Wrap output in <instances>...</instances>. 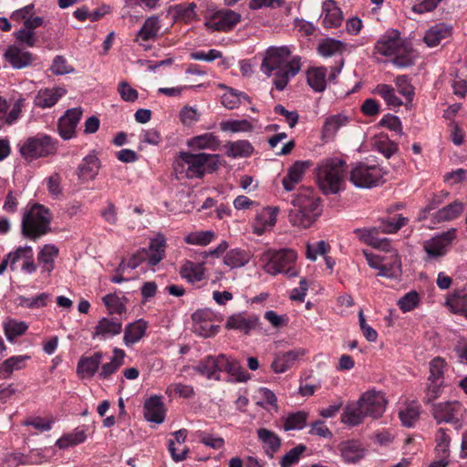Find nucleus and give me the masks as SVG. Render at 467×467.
<instances>
[{"label":"nucleus","mask_w":467,"mask_h":467,"mask_svg":"<svg viewBox=\"0 0 467 467\" xmlns=\"http://www.w3.org/2000/svg\"><path fill=\"white\" fill-rule=\"evenodd\" d=\"M291 54L292 50L287 46L270 47L264 54L261 71L273 78V84L279 91L287 86L301 68L300 57H294L289 60Z\"/></svg>","instance_id":"obj_1"},{"label":"nucleus","mask_w":467,"mask_h":467,"mask_svg":"<svg viewBox=\"0 0 467 467\" xmlns=\"http://www.w3.org/2000/svg\"><path fill=\"white\" fill-rule=\"evenodd\" d=\"M293 208L288 214L293 226L306 229L320 216L322 209L319 199L311 189L301 190L292 201Z\"/></svg>","instance_id":"obj_2"},{"label":"nucleus","mask_w":467,"mask_h":467,"mask_svg":"<svg viewBox=\"0 0 467 467\" xmlns=\"http://www.w3.org/2000/svg\"><path fill=\"white\" fill-rule=\"evenodd\" d=\"M51 221L52 214L48 208L39 203L28 204L21 222L22 234L31 240H36L50 231Z\"/></svg>","instance_id":"obj_3"},{"label":"nucleus","mask_w":467,"mask_h":467,"mask_svg":"<svg viewBox=\"0 0 467 467\" xmlns=\"http://www.w3.org/2000/svg\"><path fill=\"white\" fill-rule=\"evenodd\" d=\"M347 164L337 158L323 161L317 169L319 188L325 194H335L343 189Z\"/></svg>","instance_id":"obj_4"},{"label":"nucleus","mask_w":467,"mask_h":467,"mask_svg":"<svg viewBox=\"0 0 467 467\" xmlns=\"http://www.w3.org/2000/svg\"><path fill=\"white\" fill-rule=\"evenodd\" d=\"M217 161L215 154L182 152L176 160L175 170L184 172L189 179L202 178L205 172L216 168Z\"/></svg>","instance_id":"obj_5"},{"label":"nucleus","mask_w":467,"mask_h":467,"mask_svg":"<svg viewBox=\"0 0 467 467\" xmlns=\"http://www.w3.org/2000/svg\"><path fill=\"white\" fill-rule=\"evenodd\" d=\"M296 258L297 254L293 249H281L265 252L260 260L263 263V269L267 274L276 275L283 273L287 277H294L297 275V271L294 267Z\"/></svg>","instance_id":"obj_6"},{"label":"nucleus","mask_w":467,"mask_h":467,"mask_svg":"<svg viewBox=\"0 0 467 467\" xmlns=\"http://www.w3.org/2000/svg\"><path fill=\"white\" fill-rule=\"evenodd\" d=\"M58 140L50 135L37 133L27 138L19 148L20 154L26 161H34L55 155L57 152Z\"/></svg>","instance_id":"obj_7"},{"label":"nucleus","mask_w":467,"mask_h":467,"mask_svg":"<svg viewBox=\"0 0 467 467\" xmlns=\"http://www.w3.org/2000/svg\"><path fill=\"white\" fill-rule=\"evenodd\" d=\"M387 171L377 163L358 162L350 171V182L358 188L370 189L382 185Z\"/></svg>","instance_id":"obj_8"},{"label":"nucleus","mask_w":467,"mask_h":467,"mask_svg":"<svg viewBox=\"0 0 467 467\" xmlns=\"http://www.w3.org/2000/svg\"><path fill=\"white\" fill-rule=\"evenodd\" d=\"M165 245L164 236L158 235L150 240L148 249L142 248L129 258L128 266L130 269H135L143 262H147L150 266H155L165 256Z\"/></svg>","instance_id":"obj_9"},{"label":"nucleus","mask_w":467,"mask_h":467,"mask_svg":"<svg viewBox=\"0 0 467 467\" xmlns=\"http://www.w3.org/2000/svg\"><path fill=\"white\" fill-rule=\"evenodd\" d=\"M240 22V14L231 9H220L205 16L204 26L211 31L229 32Z\"/></svg>","instance_id":"obj_10"},{"label":"nucleus","mask_w":467,"mask_h":467,"mask_svg":"<svg viewBox=\"0 0 467 467\" xmlns=\"http://www.w3.org/2000/svg\"><path fill=\"white\" fill-rule=\"evenodd\" d=\"M457 229L451 228L448 231L435 235L424 242L423 249L427 254L426 260L442 257L446 254L448 247L456 239Z\"/></svg>","instance_id":"obj_11"},{"label":"nucleus","mask_w":467,"mask_h":467,"mask_svg":"<svg viewBox=\"0 0 467 467\" xmlns=\"http://www.w3.org/2000/svg\"><path fill=\"white\" fill-rule=\"evenodd\" d=\"M358 401L367 417L379 419L385 412L387 400L382 391L369 389L364 392Z\"/></svg>","instance_id":"obj_12"},{"label":"nucleus","mask_w":467,"mask_h":467,"mask_svg":"<svg viewBox=\"0 0 467 467\" xmlns=\"http://www.w3.org/2000/svg\"><path fill=\"white\" fill-rule=\"evenodd\" d=\"M404 45L405 42L400 37V33L398 30L389 29L378 39L374 52L384 57H390L404 51Z\"/></svg>","instance_id":"obj_13"},{"label":"nucleus","mask_w":467,"mask_h":467,"mask_svg":"<svg viewBox=\"0 0 467 467\" xmlns=\"http://www.w3.org/2000/svg\"><path fill=\"white\" fill-rule=\"evenodd\" d=\"M82 109L80 108H73L67 109L61 116L57 122V131L59 136L68 140L76 136V128L82 117Z\"/></svg>","instance_id":"obj_14"},{"label":"nucleus","mask_w":467,"mask_h":467,"mask_svg":"<svg viewBox=\"0 0 467 467\" xmlns=\"http://www.w3.org/2000/svg\"><path fill=\"white\" fill-rule=\"evenodd\" d=\"M213 313L210 309H199L192 314L193 331L203 337L218 333L219 326L213 322Z\"/></svg>","instance_id":"obj_15"},{"label":"nucleus","mask_w":467,"mask_h":467,"mask_svg":"<svg viewBox=\"0 0 467 467\" xmlns=\"http://www.w3.org/2000/svg\"><path fill=\"white\" fill-rule=\"evenodd\" d=\"M3 56L5 61L15 69L27 67L35 61V57L31 52L16 45L7 47Z\"/></svg>","instance_id":"obj_16"},{"label":"nucleus","mask_w":467,"mask_h":467,"mask_svg":"<svg viewBox=\"0 0 467 467\" xmlns=\"http://www.w3.org/2000/svg\"><path fill=\"white\" fill-rule=\"evenodd\" d=\"M462 406L456 401L440 402L433 405L432 415L438 423L458 421Z\"/></svg>","instance_id":"obj_17"},{"label":"nucleus","mask_w":467,"mask_h":467,"mask_svg":"<svg viewBox=\"0 0 467 467\" xmlns=\"http://www.w3.org/2000/svg\"><path fill=\"white\" fill-rule=\"evenodd\" d=\"M143 415L147 421L161 424L164 421L166 409L161 396L153 395L143 404Z\"/></svg>","instance_id":"obj_18"},{"label":"nucleus","mask_w":467,"mask_h":467,"mask_svg":"<svg viewBox=\"0 0 467 467\" xmlns=\"http://www.w3.org/2000/svg\"><path fill=\"white\" fill-rule=\"evenodd\" d=\"M312 166L310 161H296L287 170L286 175L282 179V185L286 192L295 190L302 181L304 174Z\"/></svg>","instance_id":"obj_19"},{"label":"nucleus","mask_w":467,"mask_h":467,"mask_svg":"<svg viewBox=\"0 0 467 467\" xmlns=\"http://www.w3.org/2000/svg\"><path fill=\"white\" fill-rule=\"evenodd\" d=\"M11 263L10 269L11 271L16 270V264L19 261H22V271L32 274L36 272V265L34 263V253L33 249L29 245L20 246L15 252L11 253Z\"/></svg>","instance_id":"obj_20"},{"label":"nucleus","mask_w":467,"mask_h":467,"mask_svg":"<svg viewBox=\"0 0 467 467\" xmlns=\"http://www.w3.org/2000/svg\"><path fill=\"white\" fill-rule=\"evenodd\" d=\"M322 24L327 28L338 27L343 21V14L337 5L335 0H326L322 5V14L320 16Z\"/></svg>","instance_id":"obj_21"},{"label":"nucleus","mask_w":467,"mask_h":467,"mask_svg":"<svg viewBox=\"0 0 467 467\" xmlns=\"http://www.w3.org/2000/svg\"><path fill=\"white\" fill-rule=\"evenodd\" d=\"M122 331V323L117 318L102 317L94 327L92 337L107 339L115 337Z\"/></svg>","instance_id":"obj_22"},{"label":"nucleus","mask_w":467,"mask_h":467,"mask_svg":"<svg viewBox=\"0 0 467 467\" xmlns=\"http://www.w3.org/2000/svg\"><path fill=\"white\" fill-rule=\"evenodd\" d=\"M278 209L275 207H265L257 212L254 221V232L261 235L266 230L275 225Z\"/></svg>","instance_id":"obj_23"},{"label":"nucleus","mask_w":467,"mask_h":467,"mask_svg":"<svg viewBox=\"0 0 467 467\" xmlns=\"http://www.w3.org/2000/svg\"><path fill=\"white\" fill-rule=\"evenodd\" d=\"M104 354L97 351L89 357H81L77 365V373L80 378H92L99 370Z\"/></svg>","instance_id":"obj_24"},{"label":"nucleus","mask_w":467,"mask_h":467,"mask_svg":"<svg viewBox=\"0 0 467 467\" xmlns=\"http://www.w3.org/2000/svg\"><path fill=\"white\" fill-rule=\"evenodd\" d=\"M305 353V349L297 348L276 355L271 364V368L275 373H284L292 368L296 360L303 357Z\"/></svg>","instance_id":"obj_25"},{"label":"nucleus","mask_w":467,"mask_h":467,"mask_svg":"<svg viewBox=\"0 0 467 467\" xmlns=\"http://www.w3.org/2000/svg\"><path fill=\"white\" fill-rule=\"evenodd\" d=\"M464 211V204L461 201H454L431 214L432 223L451 222L459 218Z\"/></svg>","instance_id":"obj_26"},{"label":"nucleus","mask_w":467,"mask_h":467,"mask_svg":"<svg viewBox=\"0 0 467 467\" xmlns=\"http://www.w3.org/2000/svg\"><path fill=\"white\" fill-rule=\"evenodd\" d=\"M67 90L61 87L40 89L34 100L36 107L47 109L53 107L59 99L65 96Z\"/></svg>","instance_id":"obj_27"},{"label":"nucleus","mask_w":467,"mask_h":467,"mask_svg":"<svg viewBox=\"0 0 467 467\" xmlns=\"http://www.w3.org/2000/svg\"><path fill=\"white\" fill-rule=\"evenodd\" d=\"M194 370L208 379L219 380L222 372L220 355L208 356L194 367Z\"/></svg>","instance_id":"obj_28"},{"label":"nucleus","mask_w":467,"mask_h":467,"mask_svg":"<svg viewBox=\"0 0 467 467\" xmlns=\"http://www.w3.org/2000/svg\"><path fill=\"white\" fill-rule=\"evenodd\" d=\"M99 160L95 153H89L85 156L78 167V177L81 181H91L99 173Z\"/></svg>","instance_id":"obj_29"},{"label":"nucleus","mask_w":467,"mask_h":467,"mask_svg":"<svg viewBox=\"0 0 467 467\" xmlns=\"http://www.w3.org/2000/svg\"><path fill=\"white\" fill-rule=\"evenodd\" d=\"M451 35V26L440 23L426 31L423 40L429 47H434L440 45L443 39L450 37Z\"/></svg>","instance_id":"obj_30"},{"label":"nucleus","mask_w":467,"mask_h":467,"mask_svg":"<svg viewBox=\"0 0 467 467\" xmlns=\"http://www.w3.org/2000/svg\"><path fill=\"white\" fill-rule=\"evenodd\" d=\"M256 432L258 440L264 445L266 455L271 459L274 458L281 447V439L274 431L265 428H260Z\"/></svg>","instance_id":"obj_31"},{"label":"nucleus","mask_w":467,"mask_h":467,"mask_svg":"<svg viewBox=\"0 0 467 467\" xmlns=\"http://www.w3.org/2000/svg\"><path fill=\"white\" fill-rule=\"evenodd\" d=\"M221 371H226L235 377L239 382H245L250 379L249 373L241 367L240 363L231 357L220 354Z\"/></svg>","instance_id":"obj_32"},{"label":"nucleus","mask_w":467,"mask_h":467,"mask_svg":"<svg viewBox=\"0 0 467 467\" xmlns=\"http://www.w3.org/2000/svg\"><path fill=\"white\" fill-rule=\"evenodd\" d=\"M147 328L148 323L143 319L129 324L124 331V344L130 347L139 342L145 336Z\"/></svg>","instance_id":"obj_33"},{"label":"nucleus","mask_w":467,"mask_h":467,"mask_svg":"<svg viewBox=\"0 0 467 467\" xmlns=\"http://www.w3.org/2000/svg\"><path fill=\"white\" fill-rule=\"evenodd\" d=\"M161 29L160 18L157 16L148 17L136 35L135 40L150 41L155 40Z\"/></svg>","instance_id":"obj_34"},{"label":"nucleus","mask_w":467,"mask_h":467,"mask_svg":"<svg viewBox=\"0 0 467 467\" xmlns=\"http://www.w3.org/2000/svg\"><path fill=\"white\" fill-rule=\"evenodd\" d=\"M257 319L246 317L244 314L238 313L228 317L225 327L234 329L248 334L256 326Z\"/></svg>","instance_id":"obj_35"},{"label":"nucleus","mask_w":467,"mask_h":467,"mask_svg":"<svg viewBox=\"0 0 467 467\" xmlns=\"http://www.w3.org/2000/svg\"><path fill=\"white\" fill-rule=\"evenodd\" d=\"M125 356L126 354L124 350L114 348L113 356L110 358V361L102 365L101 370L99 373V378L101 379H107L111 375L116 373L118 369L124 364Z\"/></svg>","instance_id":"obj_36"},{"label":"nucleus","mask_w":467,"mask_h":467,"mask_svg":"<svg viewBox=\"0 0 467 467\" xmlns=\"http://www.w3.org/2000/svg\"><path fill=\"white\" fill-rule=\"evenodd\" d=\"M358 401L357 404H348L341 415V422L348 426H357L363 422L367 417Z\"/></svg>","instance_id":"obj_37"},{"label":"nucleus","mask_w":467,"mask_h":467,"mask_svg":"<svg viewBox=\"0 0 467 467\" xmlns=\"http://www.w3.org/2000/svg\"><path fill=\"white\" fill-rule=\"evenodd\" d=\"M187 144L193 150H216L219 148L220 140L216 135L208 132L192 138Z\"/></svg>","instance_id":"obj_38"},{"label":"nucleus","mask_w":467,"mask_h":467,"mask_svg":"<svg viewBox=\"0 0 467 467\" xmlns=\"http://www.w3.org/2000/svg\"><path fill=\"white\" fill-rule=\"evenodd\" d=\"M327 69L325 67H312L307 71V83L316 92H323L327 88Z\"/></svg>","instance_id":"obj_39"},{"label":"nucleus","mask_w":467,"mask_h":467,"mask_svg":"<svg viewBox=\"0 0 467 467\" xmlns=\"http://www.w3.org/2000/svg\"><path fill=\"white\" fill-rule=\"evenodd\" d=\"M180 275L189 283L200 282L204 277V266L200 263L186 261L180 269Z\"/></svg>","instance_id":"obj_40"},{"label":"nucleus","mask_w":467,"mask_h":467,"mask_svg":"<svg viewBox=\"0 0 467 467\" xmlns=\"http://www.w3.org/2000/svg\"><path fill=\"white\" fill-rule=\"evenodd\" d=\"M400 275L401 260L397 254H392L388 261L383 258L380 272L378 273L379 276L395 279L398 278Z\"/></svg>","instance_id":"obj_41"},{"label":"nucleus","mask_w":467,"mask_h":467,"mask_svg":"<svg viewBox=\"0 0 467 467\" xmlns=\"http://www.w3.org/2000/svg\"><path fill=\"white\" fill-rule=\"evenodd\" d=\"M345 50V44L334 38H326L317 46V52L324 57H336L342 55Z\"/></svg>","instance_id":"obj_42"},{"label":"nucleus","mask_w":467,"mask_h":467,"mask_svg":"<svg viewBox=\"0 0 467 467\" xmlns=\"http://www.w3.org/2000/svg\"><path fill=\"white\" fill-rule=\"evenodd\" d=\"M85 427L76 428L72 432L63 435L59 438L56 444L60 449H66L84 442L87 439Z\"/></svg>","instance_id":"obj_43"},{"label":"nucleus","mask_w":467,"mask_h":467,"mask_svg":"<svg viewBox=\"0 0 467 467\" xmlns=\"http://www.w3.org/2000/svg\"><path fill=\"white\" fill-rule=\"evenodd\" d=\"M226 155L231 158H244L250 156L254 147L248 140H240L225 145Z\"/></svg>","instance_id":"obj_44"},{"label":"nucleus","mask_w":467,"mask_h":467,"mask_svg":"<svg viewBox=\"0 0 467 467\" xmlns=\"http://www.w3.org/2000/svg\"><path fill=\"white\" fill-rule=\"evenodd\" d=\"M51 299V295L48 293H41L34 297H26L19 296L16 297V302L17 306L29 309H38L46 306Z\"/></svg>","instance_id":"obj_45"},{"label":"nucleus","mask_w":467,"mask_h":467,"mask_svg":"<svg viewBox=\"0 0 467 467\" xmlns=\"http://www.w3.org/2000/svg\"><path fill=\"white\" fill-rule=\"evenodd\" d=\"M341 457L346 462L354 463L363 457V451L358 442L348 441L340 444Z\"/></svg>","instance_id":"obj_46"},{"label":"nucleus","mask_w":467,"mask_h":467,"mask_svg":"<svg viewBox=\"0 0 467 467\" xmlns=\"http://www.w3.org/2000/svg\"><path fill=\"white\" fill-rule=\"evenodd\" d=\"M373 93L380 96L389 107L397 108L402 105V100L396 95L394 88L390 85L379 84L373 89Z\"/></svg>","instance_id":"obj_47"},{"label":"nucleus","mask_w":467,"mask_h":467,"mask_svg":"<svg viewBox=\"0 0 467 467\" xmlns=\"http://www.w3.org/2000/svg\"><path fill=\"white\" fill-rule=\"evenodd\" d=\"M349 123V118L343 114H337L327 118L323 126V134L326 137L334 136L337 131Z\"/></svg>","instance_id":"obj_48"},{"label":"nucleus","mask_w":467,"mask_h":467,"mask_svg":"<svg viewBox=\"0 0 467 467\" xmlns=\"http://www.w3.org/2000/svg\"><path fill=\"white\" fill-rule=\"evenodd\" d=\"M28 356H13L0 365V378L8 379L14 370H19L25 367V361Z\"/></svg>","instance_id":"obj_49"},{"label":"nucleus","mask_w":467,"mask_h":467,"mask_svg":"<svg viewBox=\"0 0 467 467\" xmlns=\"http://www.w3.org/2000/svg\"><path fill=\"white\" fill-rule=\"evenodd\" d=\"M58 248L54 244H46L38 253V262L45 271L51 272L54 268V260L58 255Z\"/></svg>","instance_id":"obj_50"},{"label":"nucleus","mask_w":467,"mask_h":467,"mask_svg":"<svg viewBox=\"0 0 467 467\" xmlns=\"http://www.w3.org/2000/svg\"><path fill=\"white\" fill-rule=\"evenodd\" d=\"M250 260L248 254L241 249H233L226 253L223 262L231 268H238L246 265Z\"/></svg>","instance_id":"obj_51"},{"label":"nucleus","mask_w":467,"mask_h":467,"mask_svg":"<svg viewBox=\"0 0 467 467\" xmlns=\"http://www.w3.org/2000/svg\"><path fill=\"white\" fill-rule=\"evenodd\" d=\"M28 326L26 322L9 319L4 324L5 335L9 341L15 340L16 337L24 335Z\"/></svg>","instance_id":"obj_52"},{"label":"nucleus","mask_w":467,"mask_h":467,"mask_svg":"<svg viewBox=\"0 0 467 467\" xmlns=\"http://www.w3.org/2000/svg\"><path fill=\"white\" fill-rule=\"evenodd\" d=\"M402 424L406 427H412L420 417V405L416 402L410 403L399 413Z\"/></svg>","instance_id":"obj_53"},{"label":"nucleus","mask_w":467,"mask_h":467,"mask_svg":"<svg viewBox=\"0 0 467 467\" xmlns=\"http://www.w3.org/2000/svg\"><path fill=\"white\" fill-rule=\"evenodd\" d=\"M102 301L110 314L121 315L126 312L125 296L119 297L115 293L108 294L103 296Z\"/></svg>","instance_id":"obj_54"},{"label":"nucleus","mask_w":467,"mask_h":467,"mask_svg":"<svg viewBox=\"0 0 467 467\" xmlns=\"http://www.w3.org/2000/svg\"><path fill=\"white\" fill-rule=\"evenodd\" d=\"M447 368V362L441 357H436L430 361L429 370L430 375L429 380H441L444 381V372Z\"/></svg>","instance_id":"obj_55"},{"label":"nucleus","mask_w":467,"mask_h":467,"mask_svg":"<svg viewBox=\"0 0 467 467\" xmlns=\"http://www.w3.org/2000/svg\"><path fill=\"white\" fill-rule=\"evenodd\" d=\"M407 222V218L398 215L397 219H382L377 227L379 228V233L394 234L405 225Z\"/></svg>","instance_id":"obj_56"},{"label":"nucleus","mask_w":467,"mask_h":467,"mask_svg":"<svg viewBox=\"0 0 467 467\" xmlns=\"http://www.w3.org/2000/svg\"><path fill=\"white\" fill-rule=\"evenodd\" d=\"M354 234L358 235L359 240L367 244L374 247H380L379 243V228L377 226L371 228H357Z\"/></svg>","instance_id":"obj_57"},{"label":"nucleus","mask_w":467,"mask_h":467,"mask_svg":"<svg viewBox=\"0 0 467 467\" xmlns=\"http://www.w3.org/2000/svg\"><path fill=\"white\" fill-rule=\"evenodd\" d=\"M306 446L298 444L286 452L280 460V467H292L296 464L301 455L306 451Z\"/></svg>","instance_id":"obj_58"},{"label":"nucleus","mask_w":467,"mask_h":467,"mask_svg":"<svg viewBox=\"0 0 467 467\" xmlns=\"http://www.w3.org/2000/svg\"><path fill=\"white\" fill-rule=\"evenodd\" d=\"M247 99L248 97L244 93H238L236 90L230 88L222 96V104L229 109H234L240 106L243 99L246 100Z\"/></svg>","instance_id":"obj_59"},{"label":"nucleus","mask_w":467,"mask_h":467,"mask_svg":"<svg viewBox=\"0 0 467 467\" xmlns=\"http://www.w3.org/2000/svg\"><path fill=\"white\" fill-rule=\"evenodd\" d=\"M253 125L247 119L226 120L221 123L223 131L249 132L253 130Z\"/></svg>","instance_id":"obj_60"},{"label":"nucleus","mask_w":467,"mask_h":467,"mask_svg":"<svg viewBox=\"0 0 467 467\" xmlns=\"http://www.w3.org/2000/svg\"><path fill=\"white\" fill-rule=\"evenodd\" d=\"M214 237L212 231H200L189 234L185 237V242L189 244L205 246L209 244Z\"/></svg>","instance_id":"obj_61"},{"label":"nucleus","mask_w":467,"mask_h":467,"mask_svg":"<svg viewBox=\"0 0 467 467\" xmlns=\"http://www.w3.org/2000/svg\"><path fill=\"white\" fill-rule=\"evenodd\" d=\"M420 304V295L416 291H410L401 296L398 301V306L403 313L410 312Z\"/></svg>","instance_id":"obj_62"},{"label":"nucleus","mask_w":467,"mask_h":467,"mask_svg":"<svg viewBox=\"0 0 467 467\" xmlns=\"http://www.w3.org/2000/svg\"><path fill=\"white\" fill-rule=\"evenodd\" d=\"M306 420L307 413L304 411L290 414L285 421L284 429L285 431L302 430L306 426Z\"/></svg>","instance_id":"obj_63"},{"label":"nucleus","mask_w":467,"mask_h":467,"mask_svg":"<svg viewBox=\"0 0 467 467\" xmlns=\"http://www.w3.org/2000/svg\"><path fill=\"white\" fill-rule=\"evenodd\" d=\"M398 91L400 95L404 96L408 101H412L414 97V88L410 84L408 76L400 75L394 80Z\"/></svg>","instance_id":"obj_64"}]
</instances>
